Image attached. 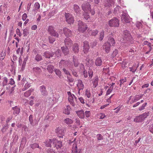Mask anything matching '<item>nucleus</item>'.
Here are the masks:
<instances>
[{"mask_svg": "<svg viewBox=\"0 0 153 153\" xmlns=\"http://www.w3.org/2000/svg\"><path fill=\"white\" fill-rule=\"evenodd\" d=\"M123 43H127L128 44L130 42L131 43L132 37L129 31L125 30L123 31Z\"/></svg>", "mask_w": 153, "mask_h": 153, "instance_id": "1", "label": "nucleus"}, {"mask_svg": "<svg viewBox=\"0 0 153 153\" xmlns=\"http://www.w3.org/2000/svg\"><path fill=\"white\" fill-rule=\"evenodd\" d=\"M150 112H145L143 114L137 116L134 119V121L136 123H140L142 122L150 114Z\"/></svg>", "mask_w": 153, "mask_h": 153, "instance_id": "2", "label": "nucleus"}, {"mask_svg": "<svg viewBox=\"0 0 153 153\" xmlns=\"http://www.w3.org/2000/svg\"><path fill=\"white\" fill-rule=\"evenodd\" d=\"M78 31L82 33L85 32L88 27L87 25L81 21H78Z\"/></svg>", "mask_w": 153, "mask_h": 153, "instance_id": "3", "label": "nucleus"}, {"mask_svg": "<svg viewBox=\"0 0 153 153\" xmlns=\"http://www.w3.org/2000/svg\"><path fill=\"white\" fill-rule=\"evenodd\" d=\"M119 20L114 17L108 21V25L110 27H118L119 25Z\"/></svg>", "mask_w": 153, "mask_h": 153, "instance_id": "4", "label": "nucleus"}, {"mask_svg": "<svg viewBox=\"0 0 153 153\" xmlns=\"http://www.w3.org/2000/svg\"><path fill=\"white\" fill-rule=\"evenodd\" d=\"M115 36L114 34L113 33L109 34L108 36V42L106 43L109 44L112 46H114L115 44V41L114 38Z\"/></svg>", "mask_w": 153, "mask_h": 153, "instance_id": "5", "label": "nucleus"}, {"mask_svg": "<svg viewBox=\"0 0 153 153\" xmlns=\"http://www.w3.org/2000/svg\"><path fill=\"white\" fill-rule=\"evenodd\" d=\"M48 31L49 34L51 36L58 37L59 34L55 30H54V27L52 26H49L48 27Z\"/></svg>", "mask_w": 153, "mask_h": 153, "instance_id": "6", "label": "nucleus"}, {"mask_svg": "<svg viewBox=\"0 0 153 153\" xmlns=\"http://www.w3.org/2000/svg\"><path fill=\"white\" fill-rule=\"evenodd\" d=\"M82 9L85 12L88 13L91 11L90 5L87 2H85L81 6Z\"/></svg>", "mask_w": 153, "mask_h": 153, "instance_id": "7", "label": "nucleus"}, {"mask_svg": "<svg viewBox=\"0 0 153 153\" xmlns=\"http://www.w3.org/2000/svg\"><path fill=\"white\" fill-rule=\"evenodd\" d=\"M52 146L54 148H55L57 149H59L62 146V142L56 139H54L53 141Z\"/></svg>", "mask_w": 153, "mask_h": 153, "instance_id": "8", "label": "nucleus"}, {"mask_svg": "<svg viewBox=\"0 0 153 153\" xmlns=\"http://www.w3.org/2000/svg\"><path fill=\"white\" fill-rule=\"evenodd\" d=\"M65 16L66 21L69 24L73 23L74 22V18L72 15L69 13H65Z\"/></svg>", "mask_w": 153, "mask_h": 153, "instance_id": "9", "label": "nucleus"}, {"mask_svg": "<svg viewBox=\"0 0 153 153\" xmlns=\"http://www.w3.org/2000/svg\"><path fill=\"white\" fill-rule=\"evenodd\" d=\"M70 62L73 64L72 62L70 61L62 60L59 62V67L60 68H62L63 66H66L67 65L69 68V64H71Z\"/></svg>", "mask_w": 153, "mask_h": 153, "instance_id": "10", "label": "nucleus"}, {"mask_svg": "<svg viewBox=\"0 0 153 153\" xmlns=\"http://www.w3.org/2000/svg\"><path fill=\"white\" fill-rule=\"evenodd\" d=\"M83 74L85 78H87L88 76V74L90 79H91L93 76V71L91 69H89L87 72L85 70L83 71Z\"/></svg>", "mask_w": 153, "mask_h": 153, "instance_id": "11", "label": "nucleus"}, {"mask_svg": "<svg viewBox=\"0 0 153 153\" xmlns=\"http://www.w3.org/2000/svg\"><path fill=\"white\" fill-rule=\"evenodd\" d=\"M55 132L57 134V136L59 137V138H63L64 132L62 129L58 127L55 129Z\"/></svg>", "mask_w": 153, "mask_h": 153, "instance_id": "12", "label": "nucleus"}, {"mask_svg": "<svg viewBox=\"0 0 153 153\" xmlns=\"http://www.w3.org/2000/svg\"><path fill=\"white\" fill-rule=\"evenodd\" d=\"M70 64H69V69L72 72L73 75L76 77H77L78 75L77 73L75 70L73 64H71V62Z\"/></svg>", "mask_w": 153, "mask_h": 153, "instance_id": "13", "label": "nucleus"}, {"mask_svg": "<svg viewBox=\"0 0 153 153\" xmlns=\"http://www.w3.org/2000/svg\"><path fill=\"white\" fill-rule=\"evenodd\" d=\"M63 31L64 34L67 37H70L72 35L71 31L67 27L64 28L63 29Z\"/></svg>", "mask_w": 153, "mask_h": 153, "instance_id": "14", "label": "nucleus"}, {"mask_svg": "<svg viewBox=\"0 0 153 153\" xmlns=\"http://www.w3.org/2000/svg\"><path fill=\"white\" fill-rule=\"evenodd\" d=\"M83 52L84 53H86L89 49L90 46L88 42L85 41L84 42Z\"/></svg>", "mask_w": 153, "mask_h": 153, "instance_id": "15", "label": "nucleus"}, {"mask_svg": "<svg viewBox=\"0 0 153 153\" xmlns=\"http://www.w3.org/2000/svg\"><path fill=\"white\" fill-rule=\"evenodd\" d=\"M65 47H70L72 44V41L69 37H67L64 40Z\"/></svg>", "mask_w": 153, "mask_h": 153, "instance_id": "16", "label": "nucleus"}, {"mask_svg": "<svg viewBox=\"0 0 153 153\" xmlns=\"http://www.w3.org/2000/svg\"><path fill=\"white\" fill-rule=\"evenodd\" d=\"M111 46L109 44L106 43L103 45V49L105 50V52L108 53L110 51Z\"/></svg>", "mask_w": 153, "mask_h": 153, "instance_id": "17", "label": "nucleus"}, {"mask_svg": "<svg viewBox=\"0 0 153 153\" xmlns=\"http://www.w3.org/2000/svg\"><path fill=\"white\" fill-rule=\"evenodd\" d=\"M40 89L42 95L45 96L48 94V92L46 89V87L44 85H42L40 87Z\"/></svg>", "mask_w": 153, "mask_h": 153, "instance_id": "18", "label": "nucleus"}, {"mask_svg": "<svg viewBox=\"0 0 153 153\" xmlns=\"http://www.w3.org/2000/svg\"><path fill=\"white\" fill-rule=\"evenodd\" d=\"M72 152L73 153H82L81 149H78L77 145L76 144H74L73 146Z\"/></svg>", "mask_w": 153, "mask_h": 153, "instance_id": "19", "label": "nucleus"}, {"mask_svg": "<svg viewBox=\"0 0 153 153\" xmlns=\"http://www.w3.org/2000/svg\"><path fill=\"white\" fill-rule=\"evenodd\" d=\"M54 55V53L53 52L47 51L44 53L43 56L46 58H50L51 57H53Z\"/></svg>", "mask_w": 153, "mask_h": 153, "instance_id": "20", "label": "nucleus"}, {"mask_svg": "<svg viewBox=\"0 0 153 153\" xmlns=\"http://www.w3.org/2000/svg\"><path fill=\"white\" fill-rule=\"evenodd\" d=\"M68 48L65 46L62 47L61 48L62 51L65 56L67 55L69 53V51Z\"/></svg>", "mask_w": 153, "mask_h": 153, "instance_id": "21", "label": "nucleus"}, {"mask_svg": "<svg viewBox=\"0 0 153 153\" xmlns=\"http://www.w3.org/2000/svg\"><path fill=\"white\" fill-rule=\"evenodd\" d=\"M73 65L74 67V68L77 67L80 64L78 59L76 58V56H73Z\"/></svg>", "mask_w": 153, "mask_h": 153, "instance_id": "22", "label": "nucleus"}, {"mask_svg": "<svg viewBox=\"0 0 153 153\" xmlns=\"http://www.w3.org/2000/svg\"><path fill=\"white\" fill-rule=\"evenodd\" d=\"M74 10L77 15L79 14L81 11L79 6L76 4H74Z\"/></svg>", "mask_w": 153, "mask_h": 153, "instance_id": "23", "label": "nucleus"}, {"mask_svg": "<svg viewBox=\"0 0 153 153\" xmlns=\"http://www.w3.org/2000/svg\"><path fill=\"white\" fill-rule=\"evenodd\" d=\"M12 109L13 110V114L14 115L19 114L20 112V108L17 106L13 107Z\"/></svg>", "mask_w": 153, "mask_h": 153, "instance_id": "24", "label": "nucleus"}, {"mask_svg": "<svg viewBox=\"0 0 153 153\" xmlns=\"http://www.w3.org/2000/svg\"><path fill=\"white\" fill-rule=\"evenodd\" d=\"M78 116L81 118H83L85 117V114L83 110H81L76 112Z\"/></svg>", "mask_w": 153, "mask_h": 153, "instance_id": "25", "label": "nucleus"}, {"mask_svg": "<svg viewBox=\"0 0 153 153\" xmlns=\"http://www.w3.org/2000/svg\"><path fill=\"white\" fill-rule=\"evenodd\" d=\"M114 0H106L105 2V7H110L112 4L114 3Z\"/></svg>", "mask_w": 153, "mask_h": 153, "instance_id": "26", "label": "nucleus"}, {"mask_svg": "<svg viewBox=\"0 0 153 153\" xmlns=\"http://www.w3.org/2000/svg\"><path fill=\"white\" fill-rule=\"evenodd\" d=\"M86 61V64L88 67H91L94 64V61L92 59L87 58Z\"/></svg>", "mask_w": 153, "mask_h": 153, "instance_id": "27", "label": "nucleus"}, {"mask_svg": "<svg viewBox=\"0 0 153 153\" xmlns=\"http://www.w3.org/2000/svg\"><path fill=\"white\" fill-rule=\"evenodd\" d=\"M122 21L123 22H125L126 23H128L129 22L128 16L126 14H123L121 16Z\"/></svg>", "mask_w": 153, "mask_h": 153, "instance_id": "28", "label": "nucleus"}, {"mask_svg": "<svg viewBox=\"0 0 153 153\" xmlns=\"http://www.w3.org/2000/svg\"><path fill=\"white\" fill-rule=\"evenodd\" d=\"M33 71L34 73L36 74H39L41 72L40 68L38 67H34L33 68Z\"/></svg>", "mask_w": 153, "mask_h": 153, "instance_id": "29", "label": "nucleus"}, {"mask_svg": "<svg viewBox=\"0 0 153 153\" xmlns=\"http://www.w3.org/2000/svg\"><path fill=\"white\" fill-rule=\"evenodd\" d=\"M72 50L75 53H77L79 51V45L77 44H75L72 47Z\"/></svg>", "mask_w": 153, "mask_h": 153, "instance_id": "30", "label": "nucleus"}, {"mask_svg": "<svg viewBox=\"0 0 153 153\" xmlns=\"http://www.w3.org/2000/svg\"><path fill=\"white\" fill-rule=\"evenodd\" d=\"M77 86L78 87L79 90H82L84 88V85L83 84L82 82V80L80 79L78 80V83L77 84Z\"/></svg>", "mask_w": 153, "mask_h": 153, "instance_id": "31", "label": "nucleus"}, {"mask_svg": "<svg viewBox=\"0 0 153 153\" xmlns=\"http://www.w3.org/2000/svg\"><path fill=\"white\" fill-rule=\"evenodd\" d=\"M63 121L68 126L73 123V121L72 119L68 118L64 119Z\"/></svg>", "mask_w": 153, "mask_h": 153, "instance_id": "32", "label": "nucleus"}, {"mask_svg": "<svg viewBox=\"0 0 153 153\" xmlns=\"http://www.w3.org/2000/svg\"><path fill=\"white\" fill-rule=\"evenodd\" d=\"M102 61L100 57H98L96 59L95 63L96 65L97 66H100L102 64Z\"/></svg>", "mask_w": 153, "mask_h": 153, "instance_id": "33", "label": "nucleus"}, {"mask_svg": "<svg viewBox=\"0 0 153 153\" xmlns=\"http://www.w3.org/2000/svg\"><path fill=\"white\" fill-rule=\"evenodd\" d=\"M47 69L50 73L52 74L54 69V68L53 65H50L47 66Z\"/></svg>", "mask_w": 153, "mask_h": 153, "instance_id": "34", "label": "nucleus"}, {"mask_svg": "<svg viewBox=\"0 0 153 153\" xmlns=\"http://www.w3.org/2000/svg\"><path fill=\"white\" fill-rule=\"evenodd\" d=\"M54 140V139L47 140L45 142L46 146L48 147H51L52 146L51 144H53V141Z\"/></svg>", "mask_w": 153, "mask_h": 153, "instance_id": "35", "label": "nucleus"}, {"mask_svg": "<svg viewBox=\"0 0 153 153\" xmlns=\"http://www.w3.org/2000/svg\"><path fill=\"white\" fill-rule=\"evenodd\" d=\"M74 97L72 96H69L68 98V100L70 102L71 104L73 106H74L75 104V103L74 102Z\"/></svg>", "mask_w": 153, "mask_h": 153, "instance_id": "36", "label": "nucleus"}, {"mask_svg": "<svg viewBox=\"0 0 153 153\" xmlns=\"http://www.w3.org/2000/svg\"><path fill=\"white\" fill-rule=\"evenodd\" d=\"M98 80L99 79L98 76H96L94 78L93 83L94 85L95 86L94 87H96L98 85Z\"/></svg>", "mask_w": 153, "mask_h": 153, "instance_id": "37", "label": "nucleus"}, {"mask_svg": "<svg viewBox=\"0 0 153 153\" xmlns=\"http://www.w3.org/2000/svg\"><path fill=\"white\" fill-rule=\"evenodd\" d=\"M71 108L69 105L67 106L66 108L64 110L63 113L67 115H68L70 113V110Z\"/></svg>", "mask_w": 153, "mask_h": 153, "instance_id": "38", "label": "nucleus"}, {"mask_svg": "<svg viewBox=\"0 0 153 153\" xmlns=\"http://www.w3.org/2000/svg\"><path fill=\"white\" fill-rule=\"evenodd\" d=\"M30 147L33 149H34L36 148H39V149H42V148L39 146V145L36 143H34L33 144H32L30 145Z\"/></svg>", "mask_w": 153, "mask_h": 153, "instance_id": "39", "label": "nucleus"}, {"mask_svg": "<svg viewBox=\"0 0 153 153\" xmlns=\"http://www.w3.org/2000/svg\"><path fill=\"white\" fill-rule=\"evenodd\" d=\"M33 90L32 89H31L28 91H27L24 93V96L26 97H27L30 96V95L31 93L33 91Z\"/></svg>", "mask_w": 153, "mask_h": 153, "instance_id": "40", "label": "nucleus"}, {"mask_svg": "<svg viewBox=\"0 0 153 153\" xmlns=\"http://www.w3.org/2000/svg\"><path fill=\"white\" fill-rule=\"evenodd\" d=\"M8 128V124H6L4 125L1 129V131L2 133H4L7 130Z\"/></svg>", "mask_w": 153, "mask_h": 153, "instance_id": "41", "label": "nucleus"}, {"mask_svg": "<svg viewBox=\"0 0 153 153\" xmlns=\"http://www.w3.org/2000/svg\"><path fill=\"white\" fill-rule=\"evenodd\" d=\"M29 120L30 125L33 126V117L32 114H30L29 117Z\"/></svg>", "mask_w": 153, "mask_h": 153, "instance_id": "42", "label": "nucleus"}, {"mask_svg": "<svg viewBox=\"0 0 153 153\" xmlns=\"http://www.w3.org/2000/svg\"><path fill=\"white\" fill-rule=\"evenodd\" d=\"M53 53L54 54H55L56 57H59L61 55V51L60 49H58L55 52Z\"/></svg>", "mask_w": 153, "mask_h": 153, "instance_id": "43", "label": "nucleus"}, {"mask_svg": "<svg viewBox=\"0 0 153 153\" xmlns=\"http://www.w3.org/2000/svg\"><path fill=\"white\" fill-rule=\"evenodd\" d=\"M104 31L102 30L100 33V37L99 38V40L100 41H102L104 37Z\"/></svg>", "mask_w": 153, "mask_h": 153, "instance_id": "44", "label": "nucleus"}, {"mask_svg": "<svg viewBox=\"0 0 153 153\" xmlns=\"http://www.w3.org/2000/svg\"><path fill=\"white\" fill-rule=\"evenodd\" d=\"M30 85L28 83H26L24 87L22 88V91H25L30 87Z\"/></svg>", "mask_w": 153, "mask_h": 153, "instance_id": "45", "label": "nucleus"}, {"mask_svg": "<svg viewBox=\"0 0 153 153\" xmlns=\"http://www.w3.org/2000/svg\"><path fill=\"white\" fill-rule=\"evenodd\" d=\"M55 72L56 74L59 78H60L61 76V74L60 71L59 69H56L55 70Z\"/></svg>", "mask_w": 153, "mask_h": 153, "instance_id": "46", "label": "nucleus"}, {"mask_svg": "<svg viewBox=\"0 0 153 153\" xmlns=\"http://www.w3.org/2000/svg\"><path fill=\"white\" fill-rule=\"evenodd\" d=\"M88 13L85 12L83 15L84 19L87 20H88L90 18L89 15L88 14Z\"/></svg>", "mask_w": 153, "mask_h": 153, "instance_id": "47", "label": "nucleus"}, {"mask_svg": "<svg viewBox=\"0 0 153 153\" xmlns=\"http://www.w3.org/2000/svg\"><path fill=\"white\" fill-rule=\"evenodd\" d=\"M78 66L80 68L79 71H83L85 70L84 65L82 63H80Z\"/></svg>", "mask_w": 153, "mask_h": 153, "instance_id": "48", "label": "nucleus"}, {"mask_svg": "<svg viewBox=\"0 0 153 153\" xmlns=\"http://www.w3.org/2000/svg\"><path fill=\"white\" fill-rule=\"evenodd\" d=\"M67 78L68 80V81L69 82H73L74 81V79L72 78L71 74V76H67Z\"/></svg>", "mask_w": 153, "mask_h": 153, "instance_id": "49", "label": "nucleus"}, {"mask_svg": "<svg viewBox=\"0 0 153 153\" xmlns=\"http://www.w3.org/2000/svg\"><path fill=\"white\" fill-rule=\"evenodd\" d=\"M97 42L95 40H92L90 43L91 46L93 48L95 46L97 45Z\"/></svg>", "mask_w": 153, "mask_h": 153, "instance_id": "50", "label": "nucleus"}, {"mask_svg": "<svg viewBox=\"0 0 153 153\" xmlns=\"http://www.w3.org/2000/svg\"><path fill=\"white\" fill-rule=\"evenodd\" d=\"M29 31L28 30L27 28L24 29L23 30V34H24V36H26L27 33H29Z\"/></svg>", "mask_w": 153, "mask_h": 153, "instance_id": "51", "label": "nucleus"}, {"mask_svg": "<svg viewBox=\"0 0 153 153\" xmlns=\"http://www.w3.org/2000/svg\"><path fill=\"white\" fill-rule=\"evenodd\" d=\"M4 80L2 82V85L3 86L6 85L8 82V79L6 77H4Z\"/></svg>", "mask_w": 153, "mask_h": 153, "instance_id": "52", "label": "nucleus"}, {"mask_svg": "<svg viewBox=\"0 0 153 153\" xmlns=\"http://www.w3.org/2000/svg\"><path fill=\"white\" fill-rule=\"evenodd\" d=\"M97 139L98 140H100L103 139V137L100 134H97Z\"/></svg>", "mask_w": 153, "mask_h": 153, "instance_id": "53", "label": "nucleus"}, {"mask_svg": "<svg viewBox=\"0 0 153 153\" xmlns=\"http://www.w3.org/2000/svg\"><path fill=\"white\" fill-rule=\"evenodd\" d=\"M62 71L64 72V73L67 75L71 76V74L69 71L67 70L65 68H64L62 69Z\"/></svg>", "mask_w": 153, "mask_h": 153, "instance_id": "54", "label": "nucleus"}, {"mask_svg": "<svg viewBox=\"0 0 153 153\" xmlns=\"http://www.w3.org/2000/svg\"><path fill=\"white\" fill-rule=\"evenodd\" d=\"M34 7L35 9L36 10H38L40 8V5L39 3L38 2L36 3L34 5Z\"/></svg>", "mask_w": 153, "mask_h": 153, "instance_id": "55", "label": "nucleus"}, {"mask_svg": "<svg viewBox=\"0 0 153 153\" xmlns=\"http://www.w3.org/2000/svg\"><path fill=\"white\" fill-rule=\"evenodd\" d=\"M146 105H147L146 102L145 103L143 104L141 106H140L139 107V111H142V110H143L145 108V106Z\"/></svg>", "mask_w": 153, "mask_h": 153, "instance_id": "56", "label": "nucleus"}, {"mask_svg": "<svg viewBox=\"0 0 153 153\" xmlns=\"http://www.w3.org/2000/svg\"><path fill=\"white\" fill-rule=\"evenodd\" d=\"M49 42L51 43H53L55 41V38L51 36L49 37Z\"/></svg>", "mask_w": 153, "mask_h": 153, "instance_id": "57", "label": "nucleus"}, {"mask_svg": "<svg viewBox=\"0 0 153 153\" xmlns=\"http://www.w3.org/2000/svg\"><path fill=\"white\" fill-rule=\"evenodd\" d=\"M35 59L37 61H40L42 59V56L40 55H37L36 56Z\"/></svg>", "mask_w": 153, "mask_h": 153, "instance_id": "58", "label": "nucleus"}, {"mask_svg": "<svg viewBox=\"0 0 153 153\" xmlns=\"http://www.w3.org/2000/svg\"><path fill=\"white\" fill-rule=\"evenodd\" d=\"M5 54L4 53L2 52L0 55V60H2L5 57Z\"/></svg>", "mask_w": 153, "mask_h": 153, "instance_id": "59", "label": "nucleus"}, {"mask_svg": "<svg viewBox=\"0 0 153 153\" xmlns=\"http://www.w3.org/2000/svg\"><path fill=\"white\" fill-rule=\"evenodd\" d=\"M126 78L122 79H120V87H121V85H122L125 82H126Z\"/></svg>", "mask_w": 153, "mask_h": 153, "instance_id": "60", "label": "nucleus"}, {"mask_svg": "<svg viewBox=\"0 0 153 153\" xmlns=\"http://www.w3.org/2000/svg\"><path fill=\"white\" fill-rule=\"evenodd\" d=\"M113 89V88L111 87H110V88L107 90L106 93V95H108L110 94V93L112 92Z\"/></svg>", "mask_w": 153, "mask_h": 153, "instance_id": "61", "label": "nucleus"}, {"mask_svg": "<svg viewBox=\"0 0 153 153\" xmlns=\"http://www.w3.org/2000/svg\"><path fill=\"white\" fill-rule=\"evenodd\" d=\"M98 32V31L97 30H93L92 31L91 34L93 36H95L97 35Z\"/></svg>", "mask_w": 153, "mask_h": 153, "instance_id": "62", "label": "nucleus"}, {"mask_svg": "<svg viewBox=\"0 0 153 153\" xmlns=\"http://www.w3.org/2000/svg\"><path fill=\"white\" fill-rule=\"evenodd\" d=\"M149 129L150 132L153 133V124L150 125Z\"/></svg>", "mask_w": 153, "mask_h": 153, "instance_id": "63", "label": "nucleus"}, {"mask_svg": "<svg viewBox=\"0 0 153 153\" xmlns=\"http://www.w3.org/2000/svg\"><path fill=\"white\" fill-rule=\"evenodd\" d=\"M47 153H55L54 151L51 148H49L47 150Z\"/></svg>", "mask_w": 153, "mask_h": 153, "instance_id": "64", "label": "nucleus"}]
</instances>
